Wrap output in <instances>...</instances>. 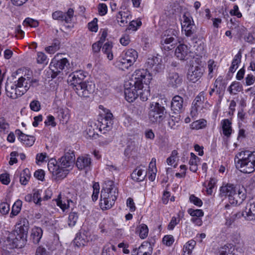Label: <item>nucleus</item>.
<instances>
[{
	"instance_id": "f257e3e1",
	"label": "nucleus",
	"mask_w": 255,
	"mask_h": 255,
	"mask_svg": "<svg viewBox=\"0 0 255 255\" xmlns=\"http://www.w3.org/2000/svg\"><path fill=\"white\" fill-rule=\"evenodd\" d=\"M152 79L151 75L147 69L136 70L132 75L130 80L125 84V95L129 103L134 101L138 97V88H141L144 83L149 84Z\"/></svg>"
},
{
	"instance_id": "f03ea898",
	"label": "nucleus",
	"mask_w": 255,
	"mask_h": 255,
	"mask_svg": "<svg viewBox=\"0 0 255 255\" xmlns=\"http://www.w3.org/2000/svg\"><path fill=\"white\" fill-rule=\"evenodd\" d=\"M118 196V188L113 181L107 180L105 181L101 193L100 207L102 210L112 208Z\"/></svg>"
},
{
	"instance_id": "7ed1b4c3",
	"label": "nucleus",
	"mask_w": 255,
	"mask_h": 255,
	"mask_svg": "<svg viewBox=\"0 0 255 255\" xmlns=\"http://www.w3.org/2000/svg\"><path fill=\"white\" fill-rule=\"evenodd\" d=\"M234 160L236 168L242 172L251 173L255 170V151L239 152L236 155Z\"/></svg>"
},
{
	"instance_id": "20e7f679",
	"label": "nucleus",
	"mask_w": 255,
	"mask_h": 255,
	"mask_svg": "<svg viewBox=\"0 0 255 255\" xmlns=\"http://www.w3.org/2000/svg\"><path fill=\"white\" fill-rule=\"evenodd\" d=\"M32 82V81H31L28 77L21 76L17 81L10 82L5 86L7 96L15 99L23 95L30 88Z\"/></svg>"
},
{
	"instance_id": "39448f33",
	"label": "nucleus",
	"mask_w": 255,
	"mask_h": 255,
	"mask_svg": "<svg viewBox=\"0 0 255 255\" xmlns=\"http://www.w3.org/2000/svg\"><path fill=\"white\" fill-rule=\"evenodd\" d=\"M179 34V31L175 29L169 28L163 32L160 37L161 48L169 51L174 48V42Z\"/></svg>"
},
{
	"instance_id": "423d86ee",
	"label": "nucleus",
	"mask_w": 255,
	"mask_h": 255,
	"mask_svg": "<svg viewBox=\"0 0 255 255\" xmlns=\"http://www.w3.org/2000/svg\"><path fill=\"white\" fill-rule=\"evenodd\" d=\"M241 194L242 192L237 190L233 184H227L220 188L221 196H228L230 203L232 204H237L238 202H241L240 195Z\"/></svg>"
},
{
	"instance_id": "0eeeda50",
	"label": "nucleus",
	"mask_w": 255,
	"mask_h": 255,
	"mask_svg": "<svg viewBox=\"0 0 255 255\" xmlns=\"http://www.w3.org/2000/svg\"><path fill=\"white\" fill-rule=\"evenodd\" d=\"M165 109L158 103L152 104L148 113L149 120L152 123H159L165 118Z\"/></svg>"
},
{
	"instance_id": "6e6552de",
	"label": "nucleus",
	"mask_w": 255,
	"mask_h": 255,
	"mask_svg": "<svg viewBox=\"0 0 255 255\" xmlns=\"http://www.w3.org/2000/svg\"><path fill=\"white\" fill-rule=\"evenodd\" d=\"M27 237V233L16 229L13 235L8 237L7 241L11 243L10 248H21L25 244Z\"/></svg>"
},
{
	"instance_id": "1a4fd4ad",
	"label": "nucleus",
	"mask_w": 255,
	"mask_h": 255,
	"mask_svg": "<svg viewBox=\"0 0 255 255\" xmlns=\"http://www.w3.org/2000/svg\"><path fill=\"white\" fill-rule=\"evenodd\" d=\"M67 65H69V62L65 58L60 60H57L56 58L53 59L49 65V68L52 72L51 77L52 78L56 77L65 69Z\"/></svg>"
},
{
	"instance_id": "9d476101",
	"label": "nucleus",
	"mask_w": 255,
	"mask_h": 255,
	"mask_svg": "<svg viewBox=\"0 0 255 255\" xmlns=\"http://www.w3.org/2000/svg\"><path fill=\"white\" fill-rule=\"evenodd\" d=\"M85 77L83 71H77L69 76L68 81L69 85L72 86L73 89L76 92L79 88L78 86H81L82 84L84 83L83 80Z\"/></svg>"
},
{
	"instance_id": "9b49d317",
	"label": "nucleus",
	"mask_w": 255,
	"mask_h": 255,
	"mask_svg": "<svg viewBox=\"0 0 255 255\" xmlns=\"http://www.w3.org/2000/svg\"><path fill=\"white\" fill-rule=\"evenodd\" d=\"M87 242V239H85V236L81 234H77L75 238L73 243L71 245L69 249L67 250V255H76V248H80L85 246Z\"/></svg>"
},
{
	"instance_id": "f8f14e48",
	"label": "nucleus",
	"mask_w": 255,
	"mask_h": 255,
	"mask_svg": "<svg viewBox=\"0 0 255 255\" xmlns=\"http://www.w3.org/2000/svg\"><path fill=\"white\" fill-rule=\"evenodd\" d=\"M147 69H151L155 74L161 72L163 69L162 59L160 57L152 56L147 59L145 63Z\"/></svg>"
},
{
	"instance_id": "ddd939ff",
	"label": "nucleus",
	"mask_w": 255,
	"mask_h": 255,
	"mask_svg": "<svg viewBox=\"0 0 255 255\" xmlns=\"http://www.w3.org/2000/svg\"><path fill=\"white\" fill-rule=\"evenodd\" d=\"M183 22L182 23V31H184L187 36H191L195 32V26L192 17L184 14L183 16Z\"/></svg>"
},
{
	"instance_id": "4468645a",
	"label": "nucleus",
	"mask_w": 255,
	"mask_h": 255,
	"mask_svg": "<svg viewBox=\"0 0 255 255\" xmlns=\"http://www.w3.org/2000/svg\"><path fill=\"white\" fill-rule=\"evenodd\" d=\"M74 11L73 8H70L66 13L57 10L53 12L52 16L55 20L65 21L66 23H70L73 18Z\"/></svg>"
},
{
	"instance_id": "2eb2a0df",
	"label": "nucleus",
	"mask_w": 255,
	"mask_h": 255,
	"mask_svg": "<svg viewBox=\"0 0 255 255\" xmlns=\"http://www.w3.org/2000/svg\"><path fill=\"white\" fill-rule=\"evenodd\" d=\"M204 72L202 67L193 65L188 70L187 78L190 81L195 83L202 77Z\"/></svg>"
},
{
	"instance_id": "dca6fc26",
	"label": "nucleus",
	"mask_w": 255,
	"mask_h": 255,
	"mask_svg": "<svg viewBox=\"0 0 255 255\" xmlns=\"http://www.w3.org/2000/svg\"><path fill=\"white\" fill-rule=\"evenodd\" d=\"M234 207L233 206L229 204H227L225 207L226 210L224 213L226 220L225 225L228 227H230L237 218H240L242 215L239 212H235Z\"/></svg>"
},
{
	"instance_id": "f3484780",
	"label": "nucleus",
	"mask_w": 255,
	"mask_h": 255,
	"mask_svg": "<svg viewBox=\"0 0 255 255\" xmlns=\"http://www.w3.org/2000/svg\"><path fill=\"white\" fill-rule=\"evenodd\" d=\"M78 87L79 88L76 90V93L80 97H89L94 92L95 85L92 82H84Z\"/></svg>"
},
{
	"instance_id": "a211bd4d",
	"label": "nucleus",
	"mask_w": 255,
	"mask_h": 255,
	"mask_svg": "<svg viewBox=\"0 0 255 255\" xmlns=\"http://www.w3.org/2000/svg\"><path fill=\"white\" fill-rule=\"evenodd\" d=\"M242 216L248 220H255V198L250 200Z\"/></svg>"
},
{
	"instance_id": "6ab92c4d",
	"label": "nucleus",
	"mask_w": 255,
	"mask_h": 255,
	"mask_svg": "<svg viewBox=\"0 0 255 255\" xmlns=\"http://www.w3.org/2000/svg\"><path fill=\"white\" fill-rule=\"evenodd\" d=\"M182 78L177 72H170L166 79L168 86L173 88H177L182 83Z\"/></svg>"
},
{
	"instance_id": "aec40b11",
	"label": "nucleus",
	"mask_w": 255,
	"mask_h": 255,
	"mask_svg": "<svg viewBox=\"0 0 255 255\" xmlns=\"http://www.w3.org/2000/svg\"><path fill=\"white\" fill-rule=\"evenodd\" d=\"M184 100L182 97L179 95L173 97L171 103V109L175 114L181 113L184 110Z\"/></svg>"
},
{
	"instance_id": "412c9836",
	"label": "nucleus",
	"mask_w": 255,
	"mask_h": 255,
	"mask_svg": "<svg viewBox=\"0 0 255 255\" xmlns=\"http://www.w3.org/2000/svg\"><path fill=\"white\" fill-rule=\"evenodd\" d=\"M76 165L79 170H83L87 172L90 169L91 159L88 155L79 156L77 159Z\"/></svg>"
},
{
	"instance_id": "4be33fe9",
	"label": "nucleus",
	"mask_w": 255,
	"mask_h": 255,
	"mask_svg": "<svg viewBox=\"0 0 255 255\" xmlns=\"http://www.w3.org/2000/svg\"><path fill=\"white\" fill-rule=\"evenodd\" d=\"M75 160V155L73 151L66 152L60 159L59 163L62 167H70Z\"/></svg>"
},
{
	"instance_id": "5701e85b",
	"label": "nucleus",
	"mask_w": 255,
	"mask_h": 255,
	"mask_svg": "<svg viewBox=\"0 0 255 255\" xmlns=\"http://www.w3.org/2000/svg\"><path fill=\"white\" fill-rule=\"evenodd\" d=\"M15 132L18 136L19 140L23 144L27 146H31L33 144L35 140L34 136L25 134L19 129H16Z\"/></svg>"
},
{
	"instance_id": "b1692460",
	"label": "nucleus",
	"mask_w": 255,
	"mask_h": 255,
	"mask_svg": "<svg viewBox=\"0 0 255 255\" xmlns=\"http://www.w3.org/2000/svg\"><path fill=\"white\" fill-rule=\"evenodd\" d=\"M50 164H48V168L51 170V168H53L51 172L53 174H55L57 178L60 179H63L65 178L68 173V170L66 168L62 167L60 165H53V166Z\"/></svg>"
},
{
	"instance_id": "393cba45",
	"label": "nucleus",
	"mask_w": 255,
	"mask_h": 255,
	"mask_svg": "<svg viewBox=\"0 0 255 255\" xmlns=\"http://www.w3.org/2000/svg\"><path fill=\"white\" fill-rule=\"evenodd\" d=\"M131 15L128 11H120L117 15V20L121 26H125L130 21Z\"/></svg>"
},
{
	"instance_id": "a878e982",
	"label": "nucleus",
	"mask_w": 255,
	"mask_h": 255,
	"mask_svg": "<svg viewBox=\"0 0 255 255\" xmlns=\"http://www.w3.org/2000/svg\"><path fill=\"white\" fill-rule=\"evenodd\" d=\"M189 53V50L188 46L185 44H179L175 49V54L180 60L186 59Z\"/></svg>"
},
{
	"instance_id": "bb28decb",
	"label": "nucleus",
	"mask_w": 255,
	"mask_h": 255,
	"mask_svg": "<svg viewBox=\"0 0 255 255\" xmlns=\"http://www.w3.org/2000/svg\"><path fill=\"white\" fill-rule=\"evenodd\" d=\"M146 175V172L140 166H138L133 171L131 174V177L135 182H140L144 179Z\"/></svg>"
},
{
	"instance_id": "cd10ccee",
	"label": "nucleus",
	"mask_w": 255,
	"mask_h": 255,
	"mask_svg": "<svg viewBox=\"0 0 255 255\" xmlns=\"http://www.w3.org/2000/svg\"><path fill=\"white\" fill-rule=\"evenodd\" d=\"M152 250L151 244L148 242H144L138 248L137 255H151Z\"/></svg>"
},
{
	"instance_id": "c85d7f7f",
	"label": "nucleus",
	"mask_w": 255,
	"mask_h": 255,
	"mask_svg": "<svg viewBox=\"0 0 255 255\" xmlns=\"http://www.w3.org/2000/svg\"><path fill=\"white\" fill-rule=\"evenodd\" d=\"M57 114L58 118L62 124H66L70 117V110L67 108L58 109Z\"/></svg>"
},
{
	"instance_id": "c756f323",
	"label": "nucleus",
	"mask_w": 255,
	"mask_h": 255,
	"mask_svg": "<svg viewBox=\"0 0 255 255\" xmlns=\"http://www.w3.org/2000/svg\"><path fill=\"white\" fill-rule=\"evenodd\" d=\"M43 234V231L40 227H34L32 228L31 233V239L33 243L38 244Z\"/></svg>"
},
{
	"instance_id": "7c9ffc66",
	"label": "nucleus",
	"mask_w": 255,
	"mask_h": 255,
	"mask_svg": "<svg viewBox=\"0 0 255 255\" xmlns=\"http://www.w3.org/2000/svg\"><path fill=\"white\" fill-rule=\"evenodd\" d=\"M223 134L227 137H230L232 134V123L228 119H225L221 122Z\"/></svg>"
},
{
	"instance_id": "2f4dec72",
	"label": "nucleus",
	"mask_w": 255,
	"mask_h": 255,
	"mask_svg": "<svg viewBox=\"0 0 255 255\" xmlns=\"http://www.w3.org/2000/svg\"><path fill=\"white\" fill-rule=\"evenodd\" d=\"M149 84L145 85L143 83V86L141 88H138V94L141 100L146 101L150 95Z\"/></svg>"
},
{
	"instance_id": "473e14b6",
	"label": "nucleus",
	"mask_w": 255,
	"mask_h": 255,
	"mask_svg": "<svg viewBox=\"0 0 255 255\" xmlns=\"http://www.w3.org/2000/svg\"><path fill=\"white\" fill-rule=\"evenodd\" d=\"M155 162V158H152L149 164L148 178L149 180L151 181H153L155 180L156 177L157 170L156 168Z\"/></svg>"
},
{
	"instance_id": "72a5a7b5",
	"label": "nucleus",
	"mask_w": 255,
	"mask_h": 255,
	"mask_svg": "<svg viewBox=\"0 0 255 255\" xmlns=\"http://www.w3.org/2000/svg\"><path fill=\"white\" fill-rule=\"evenodd\" d=\"M57 205L59 207L61 210L64 212L66 209L69 208L70 202H72L71 200L64 199L62 200L61 197V195H59L58 198L55 199Z\"/></svg>"
},
{
	"instance_id": "f704fd0d",
	"label": "nucleus",
	"mask_w": 255,
	"mask_h": 255,
	"mask_svg": "<svg viewBox=\"0 0 255 255\" xmlns=\"http://www.w3.org/2000/svg\"><path fill=\"white\" fill-rule=\"evenodd\" d=\"M123 55L128 59H129V62L133 64L134 63L138 57L137 52L132 49L127 50Z\"/></svg>"
},
{
	"instance_id": "c9c22d12",
	"label": "nucleus",
	"mask_w": 255,
	"mask_h": 255,
	"mask_svg": "<svg viewBox=\"0 0 255 255\" xmlns=\"http://www.w3.org/2000/svg\"><path fill=\"white\" fill-rule=\"evenodd\" d=\"M180 120V116L179 115L177 114L176 116H171L168 121V125L171 128L175 129L179 126V121Z\"/></svg>"
},
{
	"instance_id": "e433bc0d",
	"label": "nucleus",
	"mask_w": 255,
	"mask_h": 255,
	"mask_svg": "<svg viewBox=\"0 0 255 255\" xmlns=\"http://www.w3.org/2000/svg\"><path fill=\"white\" fill-rule=\"evenodd\" d=\"M113 45L111 42H106L103 46L102 51L106 54L108 59L111 60L113 59V55L112 52Z\"/></svg>"
},
{
	"instance_id": "4c0bfd02",
	"label": "nucleus",
	"mask_w": 255,
	"mask_h": 255,
	"mask_svg": "<svg viewBox=\"0 0 255 255\" xmlns=\"http://www.w3.org/2000/svg\"><path fill=\"white\" fill-rule=\"evenodd\" d=\"M30 177V173L29 169L25 168L23 170L20 175V182L22 185H25L27 184Z\"/></svg>"
},
{
	"instance_id": "58836bf2",
	"label": "nucleus",
	"mask_w": 255,
	"mask_h": 255,
	"mask_svg": "<svg viewBox=\"0 0 255 255\" xmlns=\"http://www.w3.org/2000/svg\"><path fill=\"white\" fill-rule=\"evenodd\" d=\"M79 218V215L76 212H71L69 213L67 223L70 227L75 226Z\"/></svg>"
},
{
	"instance_id": "ea45409f",
	"label": "nucleus",
	"mask_w": 255,
	"mask_h": 255,
	"mask_svg": "<svg viewBox=\"0 0 255 255\" xmlns=\"http://www.w3.org/2000/svg\"><path fill=\"white\" fill-rule=\"evenodd\" d=\"M199 160V158L196 156L193 153H191V157L189 161L190 165V170L195 172L198 169L197 162Z\"/></svg>"
},
{
	"instance_id": "a19ab883",
	"label": "nucleus",
	"mask_w": 255,
	"mask_h": 255,
	"mask_svg": "<svg viewBox=\"0 0 255 255\" xmlns=\"http://www.w3.org/2000/svg\"><path fill=\"white\" fill-rule=\"evenodd\" d=\"M136 232H137L139 234V237L142 239H144L146 238L148 234V229L147 226L145 224H141L139 225L137 228V231Z\"/></svg>"
},
{
	"instance_id": "79ce46f5",
	"label": "nucleus",
	"mask_w": 255,
	"mask_h": 255,
	"mask_svg": "<svg viewBox=\"0 0 255 255\" xmlns=\"http://www.w3.org/2000/svg\"><path fill=\"white\" fill-rule=\"evenodd\" d=\"M243 89L242 85L239 82H234L229 86L228 91L230 94H236L240 92Z\"/></svg>"
},
{
	"instance_id": "37998d69",
	"label": "nucleus",
	"mask_w": 255,
	"mask_h": 255,
	"mask_svg": "<svg viewBox=\"0 0 255 255\" xmlns=\"http://www.w3.org/2000/svg\"><path fill=\"white\" fill-rule=\"evenodd\" d=\"M17 225L19 226V227H17V229L27 233H28V230L29 229V223L26 218H21L19 220Z\"/></svg>"
},
{
	"instance_id": "c03bdc74",
	"label": "nucleus",
	"mask_w": 255,
	"mask_h": 255,
	"mask_svg": "<svg viewBox=\"0 0 255 255\" xmlns=\"http://www.w3.org/2000/svg\"><path fill=\"white\" fill-rule=\"evenodd\" d=\"M207 121L204 119L196 121L191 125L192 129H199L205 128L206 126Z\"/></svg>"
},
{
	"instance_id": "a18cd8bd",
	"label": "nucleus",
	"mask_w": 255,
	"mask_h": 255,
	"mask_svg": "<svg viewBox=\"0 0 255 255\" xmlns=\"http://www.w3.org/2000/svg\"><path fill=\"white\" fill-rule=\"evenodd\" d=\"M196 244V243L194 240H191L189 241L184 246L183 251L185 253L186 252H187L188 254L189 255L192 253V251L194 249Z\"/></svg>"
},
{
	"instance_id": "49530a36",
	"label": "nucleus",
	"mask_w": 255,
	"mask_h": 255,
	"mask_svg": "<svg viewBox=\"0 0 255 255\" xmlns=\"http://www.w3.org/2000/svg\"><path fill=\"white\" fill-rule=\"evenodd\" d=\"M187 212L193 218H200L204 216V212L201 209L190 208L188 210Z\"/></svg>"
},
{
	"instance_id": "de8ad7c7",
	"label": "nucleus",
	"mask_w": 255,
	"mask_h": 255,
	"mask_svg": "<svg viewBox=\"0 0 255 255\" xmlns=\"http://www.w3.org/2000/svg\"><path fill=\"white\" fill-rule=\"evenodd\" d=\"M22 202L20 200H17L13 205L11 214L13 216L17 215L21 210Z\"/></svg>"
},
{
	"instance_id": "09e8293b",
	"label": "nucleus",
	"mask_w": 255,
	"mask_h": 255,
	"mask_svg": "<svg viewBox=\"0 0 255 255\" xmlns=\"http://www.w3.org/2000/svg\"><path fill=\"white\" fill-rule=\"evenodd\" d=\"M42 193V190H34L33 195H32L33 197V201L36 205H41V201H42V198L41 197V194Z\"/></svg>"
},
{
	"instance_id": "8fccbe9b",
	"label": "nucleus",
	"mask_w": 255,
	"mask_h": 255,
	"mask_svg": "<svg viewBox=\"0 0 255 255\" xmlns=\"http://www.w3.org/2000/svg\"><path fill=\"white\" fill-rule=\"evenodd\" d=\"M100 125H99V129L102 130V129H105L106 130H109L112 125L113 123L110 122H108L103 118L101 119V121L100 122Z\"/></svg>"
},
{
	"instance_id": "3c124183",
	"label": "nucleus",
	"mask_w": 255,
	"mask_h": 255,
	"mask_svg": "<svg viewBox=\"0 0 255 255\" xmlns=\"http://www.w3.org/2000/svg\"><path fill=\"white\" fill-rule=\"evenodd\" d=\"M217 65L215 63V62L212 60L210 59L208 62V68L209 70L208 76L211 79L213 77V72L214 69L216 68Z\"/></svg>"
},
{
	"instance_id": "603ef678",
	"label": "nucleus",
	"mask_w": 255,
	"mask_h": 255,
	"mask_svg": "<svg viewBox=\"0 0 255 255\" xmlns=\"http://www.w3.org/2000/svg\"><path fill=\"white\" fill-rule=\"evenodd\" d=\"M180 221V218L179 217V215H178L177 217H173L169 222L167 229L169 230H172L174 228L175 226L179 224Z\"/></svg>"
},
{
	"instance_id": "864d4df0",
	"label": "nucleus",
	"mask_w": 255,
	"mask_h": 255,
	"mask_svg": "<svg viewBox=\"0 0 255 255\" xmlns=\"http://www.w3.org/2000/svg\"><path fill=\"white\" fill-rule=\"evenodd\" d=\"M29 107L30 109L34 112H38L41 109L40 103L36 100H33L30 102Z\"/></svg>"
},
{
	"instance_id": "5fc2aeb1",
	"label": "nucleus",
	"mask_w": 255,
	"mask_h": 255,
	"mask_svg": "<svg viewBox=\"0 0 255 255\" xmlns=\"http://www.w3.org/2000/svg\"><path fill=\"white\" fill-rule=\"evenodd\" d=\"M93 192L92 195V198L93 201H96L98 198V195L99 193V185L98 183H95L93 186Z\"/></svg>"
},
{
	"instance_id": "6e6d98bb",
	"label": "nucleus",
	"mask_w": 255,
	"mask_h": 255,
	"mask_svg": "<svg viewBox=\"0 0 255 255\" xmlns=\"http://www.w3.org/2000/svg\"><path fill=\"white\" fill-rule=\"evenodd\" d=\"M189 200L191 203L198 207H201L203 204L202 200L193 194L190 196Z\"/></svg>"
},
{
	"instance_id": "4d7b16f0",
	"label": "nucleus",
	"mask_w": 255,
	"mask_h": 255,
	"mask_svg": "<svg viewBox=\"0 0 255 255\" xmlns=\"http://www.w3.org/2000/svg\"><path fill=\"white\" fill-rule=\"evenodd\" d=\"M59 48V43H54L51 46L45 48V51L49 54H53Z\"/></svg>"
},
{
	"instance_id": "13d9d810",
	"label": "nucleus",
	"mask_w": 255,
	"mask_h": 255,
	"mask_svg": "<svg viewBox=\"0 0 255 255\" xmlns=\"http://www.w3.org/2000/svg\"><path fill=\"white\" fill-rule=\"evenodd\" d=\"M216 184V180L214 178H211L209 181L207 186H205L206 187V191L208 194L211 195L213 191L212 189L214 187Z\"/></svg>"
},
{
	"instance_id": "bf43d9fd",
	"label": "nucleus",
	"mask_w": 255,
	"mask_h": 255,
	"mask_svg": "<svg viewBox=\"0 0 255 255\" xmlns=\"http://www.w3.org/2000/svg\"><path fill=\"white\" fill-rule=\"evenodd\" d=\"M204 101V96L203 94L198 95L194 100L192 103V106L201 107Z\"/></svg>"
},
{
	"instance_id": "052dcab7",
	"label": "nucleus",
	"mask_w": 255,
	"mask_h": 255,
	"mask_svg": "<svg viewBox=\"0 0 255 255\" xmlns=\"http://www.w3.org/2000/svg\"><path fill=\"white\" fill-rule=\"evenodd\" d=\"M174 241V239L173 236L170 235L165 236L162 239L163 244L169 247L173 244Z\"/></svg>"
},
{
	"instance_id": "680f3d73",
	"label": "nucleus",
	"mask_w": 255,
	"mask_h": 255,
	"mask_svg": "<svg viewBox=\"0 0 255 255\" xmlns=\"http://www.w3.org/2000/svg\"><path fill=\"white\" fill-rule=\"evenodd\" d=\"M37 62L38 64H44L47 62V56L46 55L41 52H38L37 53Z\"/></svg>"
},
{
	"instance_id": "e2e57ef3",
	"label": "nucleus",
	"mask_w": 255,
	"mask_h": 255,
	"mask_svg": "<svg viewBox=\"0 0 255 255\" xmlns=\"http://www.w3.org/2000/svg\"><path fill=\"white\" fill-rule=\"evenodd\" d=\"M9 125L6 122L4 118H0V131H7Z\"/></svg>"
},
{
	"instance_id": "0e129e2a",
	"label": "nucleus",
	"mask_w": 255,
	"mask_h": 255,
	"mask_svg": "<svg viewBox=\"0 0 255 255\" xmlns=\"http://www.w3.org/2000/svg\"><path fill=\"white\" fill-rule=\"evenodd\" d=\"M105 114L103 119L105 120L108 122H110L113 124V115L112 113L108 109H104V110Z\"/></svg>"
},
{
	"instance_id": "69168bd1",
	"label": "nucleus",
	"mask_w": 255,
	"mask_h": 255,
	"mask_svg": "<svg viewBox=\"0 0 255 255\" xmlns=\"http://www.w3.org/2000/svg\"><path fill=\"white\" fill-rule=\"evenodd\" d=\"M98 9L100 15H105L107 12L108 8L107 5L105 3H100L98 5Z\"/></svg>"
},
{
	"instance_id": "338daca9",
	"label": "nucleus",
	"mask_w": 255,
	"mask_h": 255,
	"mask_svg": "<svg viewBox=\"0 0 255 255\" xmlns=\"http://www.w3.org/2000/svg\"><path fill=\"white\" fill-rule=\"evenodd\" d=\"M44 123L46 126H51L52 127H55L56 123L55 122V118L52 115H48L47 117L46 120L45 121Z\"/></svg>"
},
{
	"instance_id": "774afa93",
	"label": "nucleus",
	"mask_w": 255,
	"mask_h": 255,
	"mask_svg": "<svg viewBox=\"0 0 255 255\" xmlns=\"http://www.w3.org/2000/svg\"><path fill=\"white\" fill-rule=\"evenodd\" d=\"M9 211V205L5 202L2 203L0 204V212L3 214L5 215L8 213Z\"/></svg>"
}]
</instances>
